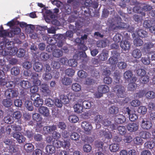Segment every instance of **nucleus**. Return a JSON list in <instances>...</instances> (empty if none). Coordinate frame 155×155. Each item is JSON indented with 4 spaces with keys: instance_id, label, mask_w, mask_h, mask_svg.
Returning a JSON list of instances; mask_svg holds the SVG:
<instances>
[{
    "instance_id": "1",
    "label": "nucleus",
    "mask_w": 155,
    "mask_h": 155,
    "mask_svg": "<svg viewBox=\"0 0 155 155\" xmlns=\"http://www.w3.org/2000/svg\"><path fill=\"white\" fill-rule=\"evenodd\" d=\"M109 91V87L107 85H100L98 87L97 91L95 92L94 95L95 97L100 98L102 96L103 94H105Z\"/></svg>"
},
{
    "instance_id": "2",
    "label": "nucleus",
    "mask_w": 155,
    "mask_h": 155,
    "mask_svg": "<svg viewBox=\"0 0 155 155\" xmlns=\"http://www.w3.org/2000/svg\"><path fill=\"white\" fill-rule=\"evenodd\" d=\"M111 24L115 25L116 28H127L128 27V25L125 23L121 22V19L119 17H115L114 19L111 21Z\"/></svg>"
},
{
    "instance_id": "3",
    "label": "nucleus",
    "mask_w": 155,
    "mask_h": 155,
    "mask_svg": "<svg viewBox=\"0 0 155 155\" xmlns=\"http://www.w3.org/2000/svg\"><path fill=\"white\" fill-rule=\"evenodd\" d=\"M113 90L118 97L123 98L125 97V89L123 86L120 85H116L114 87Z\"/></svg>"
},
{
    "instance_id": "4",
    "label": "nucleus",
    "mask_w": 155,
    "mask_h": 155,
    "mask_svg": "<svg viewBox=\"0 0 155 155\" xmlns=\"http://www.w3.org/2000/svg\"><path fill=\"white\" fill-rule=\"evenodd\" d=\"M21 31L20 28L18 27H16L12 29L11 31L8 33L5 30H0V37H4L7 36L9 37H12L14 35L19 34Z\"/></svg>"
},
{
    "instance_id": "5",
    "label": "nucleus",
    "mask_w": 155,
    "mask_h": 155,
    "mask_svg": "<svg viewBox=\"0 0 155 155\" xmlns=\"http://www.w3.org/2000/svg\"><path fill=\"white\" fill-rule=\"evenodd\" d=\"M18 92L16 90L8 89L5 92V97L8 99L11 98L16 97L18 95Z\"/></svg>"
},
{
    "instance_id": "6",
    "label": "nucleus",
    "mask_w": 155,
    "mask_h": 155,
    "mask_svg": "<svg viewBox=\"0 0 155 155\" xmlns=\"http://www.w3.org/2000/svg\"><path fill=\"white\" fill-rule=\"evenodd\" d=\"M42 95L44 96H49L51 91L49 89V86L46 84H42L41 86L40 89Z\"/></svg>"
},
{
    "instance_id": "7",
    "label": "nucleus",
    "mask_w": 155,
    "mask_h": 155,
    "mask_svg": "<svg viewBox=\"0 0 155 155\" xmlns=\"http://www.w3.org/2000/svg\"><path fill=\"white\" fill-rule=\"evenodd\" d=\"M81 127L87 134L90 133L92 129V126L91 124L86 121H83L81 123Z\"/></svg>"
},
{
    "instance_id": "8",
    "label": "nucleus",
    "mask_w": 155,
    "mask_h": 155,
    "mask_svg": "<svg viewBox=\"0 0 155 155\" xmlns=\"http://www.w3.org/2000/svg\"><path fill=\"white\" fill-rule=\"evenodd\" d=\"M56 127L55 125L45 126L43 128V133L45 134H50L55 130Z\"/></svg>"
},
{
    "instance_id": "9",
    "label": "nucleus",
    "mask_w": 155,
    "mask_h": 155,
    "mask_svg": "<svg viewBox=\"0 0 155 155\" xmlns=\"http://www.w3.org/2000/svg\"><path fill=\"white\" fill-rule=\"evenodd\" d=\"M39 77L38 74L34 73L32 75L31 79L33 84L36 86H38L41 85V81L39 80Z\"/></svg>"
},
{
    "instance_id": "10",
    "label": "nucleus",
    "mask_w": 155,
    "mask_h": 155,
    "mask_svg": "<svg viewBox=\"0 0 155 155\" xmlns=\"http://www.w3.org/2000/svg\"><path fill=\"white\" fill-rule=\"evenodd\" d=\"M120 46L122 49L124 51H128L130 50L131 45L130 42L127 40H124L120 43Z\"/></svg>"
},
{
    "instance_id": "11",
    "label": "nucleus",
    "mask_w": 155,
    "mask_h": 155,
    "mask_svg": "<svg viewBox=\"0 0 155 155\" xmlns=\"http://www.w3.org/2000/svg\"><path fill=\"white\" fill-rule=\"evenodd\" d=\"M141 127L145 129H149L152 126V123L150 121L145 120L144 119H142L141 121Z\"/></svg>"
},
{
    "instance_id": "12",
    "label": "nucleus",
    "mask_w": 155,
    "mask_h": 155,
    "mask_svg": "<svg viewBox=\"0 0 155 155\" xmlns=\"http://www.w3.org/2000/svg\"><path fill=\"white\" fill-rule=\"evenodd\" d=\"M13 137L15 138L16 139L19 143H23L25 140V138L20 133L16 132L15 133L13 134Z\"/></svg>"
},
{
    "instance_id": "13",
    "label": "nucleus",
    "mask_w": 155,
    "mask_h": 155,
    "mask_svg": "<svg viewBox=\"0 0 155 155\" xmlns=\"http://www.w3.org/2000/svg\"><path fill=\"white\" fill-rule=\"evenodd\" d=\"M127 130L130 132L137 131L138 128V125L135 123H130L127 127Z\"/></svg>"
},
{
    "instance_id": "14",
    "label": "nucleus",
    "mask_w": 155,
    "mask_h": 155,
    "mask_svg": "<svg viewBox=\"0 0 155 155\" xmlns=\"http://www.w3.org/2000/svg\"><path fill=\"white\" fill-rule=\"evenodd\" d=\"M38 110L39 112L44 116H48L49 114V110L47 107L43 106L41 107Z\"/></svg>"
},
{
    "instance_id": "15",
    "label": "nucleus",
    "mask_w": 155,
    "mask_h": 155,
    "mask_svg": "<svg viewBox=\"0 0 155 155\" xmlns=\"http://www.w3.org/2000/svg\"><path fill=\"white\" fill-rule=\"evenodd\" d=\"M20 85L22 88L25 89L30 88L31 86V83L28 81L24 80L20 82Z\"/></svg>"
},
{
    "instance_id": "16",
    "label": "nucleus",
    "mask_w": 155,
    "mask_h": 155,
    "mask_svg": "<svg viewBox=\"0 0 155 155\" xmlns=\"http://www.w3.org/2000/svg\"><path fill=\"white\" fill-rule=\"evenodd\" d=\"M132 56L135 58L139 59L142 56V53L140 50L138 49H136L133 50L132 52Z\"/></svg>"
},
{
    "instance_id": "17",
    "label": "nucleus",
    "mask_w": 155,
    "mask_h": 155,
    "mask_svg": "<svg viewBox=\"0 0 155 155\" xmlns=\"http://www.w3.org/2000/svg\"><path fill=\"white\" fill-rule=\"evenodd\" d=\"M126 120L125 117L122 114H119L115 117V120L118 124H122Z\"/></svg>"
},
{
    "instance_id": "18",
    "label": "nucleus",
    "mask_w": 155,
    "mask_h": 155,
    "mask_svg": "<svg viewBox=\"0 0 155 155\" xmlns=\"http://www.w3.org/2000/svg\"><path fill=\"white\" fill-rule=\"evenodd\" d=\"M12 115L13 118L17 120L18 123H20V119L22 116L21 113L19 111H15L13 113Z\"/></svg>"
},
{
    "instance_id": "19",
    "label": "nucleus",
    "mask_w": 155,
    "mask_h": 155,
    "mask_svg": "<svg viewBox=\"0 0 155 155\" xmlns=\"http://www.w3.org/2000/svg\"><path fill=\"white\" fill-rule=\"evenodd\" d=\"M53 56L57 58H59L63 55V51L60 49H55L52 51Z\"/></svg>"
},
{
    "instance_id": "20",
    "label": "nucleus",
    "mask_w": 155,
    "mask_h": 155,
    "mask_svg": "<svg viewBox=\"0 0 155 155\" xmlns=\"http://www.w3.org/2000/svg\"><path fill=\"white\" fill-rule=\"evenodd\" d=\"M128 114L129 115V118L131 121H134L138 118L137 115L133 112H131L130 110L128 111Z\"/></svg>"
},
{
    "instance_id": "21",
    "label": "nucleus",
    "mask_w": 155,
    "mask_h": 155,
    "mask_svg": "<svg viewBox=\"0 0 155 155\" xmlns=\"http://www.w3.org/2000/svg\"><path fill=\"white\" fill-rule=\"evenodd\" d=\"M118 107L115 105L110 107L109 109V112L111 114H116L119 112Z\"/></svg>"
},
{
    "instance_id": "22",
    "label": "nucleus",
    "mask_w": 155,
    "mask_h": 155,
    "mask_svg": "<svg viewBox=\"0 0 155 155\" xmlns=\"http://www.w3.org/2000/svg\"><path fill=\"white\" fill-rule=\"evenodd\" d=\"M60 100L64 104H68L69 100L68 97L64 94H61L60 95Z\"/></svg>"
},
{
    "instance_id": "23",
    "label": "nucleus",
    "mask_w": 155,
    "mask_h": 155,
    "mask_svg": "<svg viewBox=\"0 0 155 155\" xmlns=\"http://www.w3.org/2000/svg\"><path fill=\"white\" fill-rule=\"evenodd\" d=\"M118 54H116L115 56L113 55L110 57L109 59V63L112 65L116 64L118 61Z\"/></svg>"
},
{
    "instance_id": "24",
    "label": "nucleus",
    "mask_w": 155,
    "mask_h": 155,
    "mask_svg": "<svg viewBox=\"0 0 155 155\" xmlns=\"http://www.w3.org/2000/svg\"><path fill=\"white\" fill-rule=\"evenodd\" d=\"M74 109L75 112L79 114L81 113L83 111V107L80 104H76L74 106Z\"/></svg>"
},
{
    "instance_id": "25",
    "label": "nucleus",
    "mask_w": 155,
    "mask_h": 155,
    "mask_svg": "<svg viewBox=\"0 0 155 155\" xmlns=\"http://www.w3.org/2000/svg\"><path fill=\"white\" fill-rule=\"evenodd\" d=\"M25 150L28 152H30L33 151L34 149V147L33 145L30 143H26L24 146Z\"/></svg>"
},
{
    "instance_id": "26",
    "label": "nucleus",
    "mask_w": 155,
    "mask_h": 155,
    "mask_svg": "<svg viewBox=\"0 0 155 155\" xmlns=\"http://www.w3.org/2000/svg\"><path fill=\"white\" fill-rule=\"evenodd\" d=\"M137 87V84L135 83L131 82L128 84L127 89L128 91H134L136 90Z\"/></svg>"
},
{
    "instance_id": "27",
    "label": "nucleus",
    "mask_w": 155,
    "mask_h": 155,
    "mask_svg": "<svg viewBox=\"0 0 155 155\" xmlns=\"http://www.w3.org/2000/svg\"><path fill=\"white\" fill-rule=\"evenodd\" d=\"M152 20H145L143 21V26L146 28H149L151 25H153L154 24Z\"/></svg>"
},
{
    "instance_id": "28",
    "label": "nucleus",
    "mask_w": 155,
    "mask_h": 155,
    "mask_svg": "<svg viewBox=\"0 0 155 155\" xmlns=\"http://www.w3.org/2000/svg\"><path fill=\"white\" fill-rule=\"evenodd\" d=\"M4 120L5 123L11 124L14 122V119L13 117L10 115H7L4 117Z\"/></svg>"
},
{
    "instance_id": "29",
    "label": "nucleus",
    "mask_w": 155,
    "mask_h": 155,
    "mask_svg": "<svg viewBox=\"0 0 155 155\" xmlns=\"http://www.w3.org/2000/svg\"><path fill=\"white\" fill-rule=\"evenodd\" d=\"M119 149V145L117 143L111 144L109 147L110 150L112 152H116Z\"/></svg>"
},
{
    "instance_id": "30",
    "label": "nucleus",
    "mask_w": 155,
    "mask_h": 155,
    "mask_svg": "<svg viewBox=\"0 0 155 155\" xmlns=\"http://www.w3.org/2000/svg\"><path fill=\"white\" fill-rule=\"evenodd\" d=\"M43 66L42 64L39 62L35 63L34 69L37 72L41 71L42 69Z\"/></svg>"
},
{
    "instance_id": "31",
    "label": "nucleus",
    "mask_w": 155,
    "mask_h": 155,
    "mask_svg": "<svg viewBox=\"0 0 155 155\" xmlns=\"http://www.w3.org/2000/svg\"><path fill=\"white\" fill-rule=\"evenodd\" d=\"M20 73L19 68L18 67H14L11 69V73L13 75L17 76L20 74Z\"/></svg>"
},
{
    "instance_id": "32",
    "label": "nucleus",
    "mask_w": 155,
    "mask_h": 155,
    "mask_svg": "<svg viewBox=\"0 0 155 155\" xmlns=\"http://www.w3.org/2000/svg\"><path fill=\"white\" fill-rule=\"evenodd\" d=\"M45 148L46 152L50 153H54L55 151V148L52 145H48L46 146Z\"/></svg>"
},
{
    "instance_id": "33",
    "label": "nucleus",
    "mask_w": 155,
    "mask_h": 155,
    "mask_svg": "<svg viewBox=\"0 0 155 155\" xmlns=\"http://www.w3.org/2000/svg\"><path fill=\"white\" fill-rule=\"evenodd\" d=\"M81 85L78 83H74L72 85V89L74 91L78 92L81 90Z\"/></svg>"
},
{
    "instance_id": "34",
    "label": "nucleus",
    "mask_w": 155,
    "mask_h": 155,
    "mask_svg": "<svg viewBox=\"0 0 155 155\" xmlns=\"http://www.w3.org/2000/svg\"><path fill=\"white\" fill-rule=\"evenodd\" d=\"M133 74L132 72L130 71H127L125 72L124 74V78L128 81L132 77Z\"/></svg>"
},
{
    "instance_id": "35",
    "label": "nucleus",
    "mask_w": 155,
    "mask_h": 155,
    "mask_svg": "<svg viewBox=\"0 0 155 155\" xmlns=\"http://www.w3.org/2000/svg\"><path fill=\"white\" fill-rule=\"evenodd\" d=\"M134 12L140 14L143 16H145L146 13L144 12H142V9L138 6H135L133 9Z\"/></svg>"
},
{
    "instance_id": "36",
    "label": "nucleus",
    "mask_w": 155,
    "mask_h": 155,
    "mask_svg": "<svg viewBox=\"0 0 155 155\" xmlns=\"http://www.w3.org/2000/svg\"><path fill=\"white\" fill-rule=\"evenodd\" d=\"M52 75L51 72H45L42 75V78L44 80L48 81L52 78Z\"/></svg>"
},
{
    "instance_id": "37",
    "label": "nucleus",
    "mask_w": 155,
    "mask_h": 155,
    "mask_svg": "<svg viewBox=\"0 0 155 155\" xmlns=\"http://www.w3.org/2000/svg\"><path fill=\"white\" fill-rule=\"evenodd\" d=\"M3 105L6 107H9L12 104V102L10 99H6L3 100L2 101Z\"/></svg>"
},
{
    "instance_id": "38",
    "label": "nucleus",
    "mask_w": 155,
    "mask_h": 155,
    "mask_svg": "<svg viewBox=\"0 0 155 155\" xmlns=\"http://www.w3.org/2000/svg\"><path fill=\"white\" fill-rule=\"evenodd\" d=\"M79 119L78 117L76 115H70L68 117V120L70 122L72 123H77Z\"/></svg>"
},
{
    "instance_id": "39",
    "label": "nucleus",
    "mask_w": 155,
    "mask_h": 155,
    "mask_svg": "<svg viewBox=\"0 0 155 155\" xmlns=\"http://www.w3.org/2000/svg\"><path fill=\"white\" fill-rule=\"evenodd\" d=\"M83 107H84L86 109H89L91 107V104L90 102L84 100L82 102Z\"/></svg>"
},
{
    "instance_id": "40",
    "label": "nucleus",
    "mask_w": 155,
    "mask_h": 155,
    "mask_svg": "<svg viewBox=\"0 0 155 155\" xmlns=\"http://www.w3.org/2000/svg\"><path fill=\"white\" fill-rule=\"evenodd\" d=\"M61 81L62 84L65 85H69L72 83L71 79L67 77H64L63 78Z\"/></svg>"
},
{
    "instance_id": "41",
    "label": "nucleus",
    "mask_w": 155,
    "mask_h": 155,
    "mask_svg": "<svg viewBox=\"0 0 155 155\" xmlns=\"http://www.w3.org/2000/svg\"><path fill=\"white\" fill-rule=\"evenodd\" d=\"M43 103V100L41 98L36 100L33 102L34 105L37 107H38L41 106Z\"/></svg>"
},
{
    "instance_id": "42",
    "label": "nucleus",
    "mask_w": 155,
    "mask_h": 155,
    "mask_svg": "<svg viewBox=\"0 0 155 155\" xmlns=\"http://www.w3.org/2000/svg\"><path fill=\"white\" fill-rule=\"evenodd\" d=\"M103 117L101 115H97L96 116L94 117V121L96 123L100 124L103 123Z\"/></svg>"
},
{
    "instance_id": "43",
    "label": "nucleus",
    "mask_w": 155,
    "mask_h": 155,
    "mask_svg": "<svg viewBox=\"0 0 155 155\" xmlns=\"http://www.w3.org/2000/svg\"><path fill=\"white\" fill-rule=\"evenodd\" d=\"M147 110V108L144 106H140L137 109L138 112L142 114H145Z\"/></svg>"
},
{
    "instance_id": "44",
    "label": "nucleus",
    "mask_w": 155,
    "mask_h": 155,
    "mask_svg": "<svg viewBox=\"0 0 155 155\" xmlns=\"http://www.w3.org/2000/svg\"><path fill=\"white\" fill-rule=\"evenodd\" d=\"M154 46L153 43L150 42L146 43L144 45V49L145 51H149L150 49L152 48Z\"/></svg>"
},
{
    "instance_id": "45",
    "label": "nucleus",
    "mask_w": 155,
    "mask_h": 155,
    "mask_svg": "<svg viewBox=\"0 0 155 155\" xmlns=\"http://www.w3.org/2000/svg\"><path fill=\"white\" fill-rule=\"evenodd\" d=\"M134 44L137 46H140L143 44V41L139 38L135 39L133 41Z\"/></svg>"
},
{
    "instance_id": "46",
    "label": "nucleus",
    "mask_w": 155,
    "mask_h": 155,
    "mask_svg": "<svg viewBox=\"0 0 155 155\" xmlns=\"http://www.w3.org/2000/svg\"><path fill=\"white\" fill-rule=\"evenodd\" d=\"M137 35L139 36L142 38H144L147 36V32L142 29H139L137 32Z\"/></svg>"
},
{
    "instance_id": "47",
    "label": "nucleus",
    "mask_w": 155,
    "mask_h": 155,
    "mask_svg": "<svg viewBox=\"0 0 155 155\" xmlns=\"http://www.w3.org/2000/svg\"><path fill=\"white\" fill-rule=\"evenodd\" d=\"M25 105L29 110L32 111L33 109V107L31 102L29 100H26L25 103Z\"/></svg>"
},
{
    "instance_id": "48",
    "label": "nucleus",
    "mask_w": 155,
    "mask_h": 155,
    "mask_svg": "<svg viewBox=\"0 0 155 155\" xmlns=\"http://www.w3.org/2000/svg\"><path fill=\"white\" fill-rule=\"evenodd\" d=\"M140 135L143 138L145 139L150 138V133L146 131L141 132L140 133Z\"/></svg>"
},
{
    "instance_id": "49",
    "label": "nucleus",
    "mask_w": 155,
    "mask_h": 155,
    "mask_svg": "<svg viewBox=\"0 0 155 155\" xmlns=\"http://www.w3.org/2000/svg\"><path fill=\"white\" fill-rule=\"evenodd\" d=\"M83 149L84 152L89 153L91 150L92 148L90 145L89 144H85L83 146Z\"/></svg>"
},
{
    "instance_id": "50",
    "label": "nucleus",
    "mask_w": 155,
    "mask_h": 155,
    "mask_svg": "<svg viewBox=\"0 0 155 155\" xmlns=\"http://www.w3.org/2000/svg\"><path fill=\"white\" fill-rule=\"evenodd\" d=\"M108 56L107 53L105 52H102L99 55V58L101 61H105L107 59Z\"/></svg>"
},
{
    "instance_id": "51",
    "label": "nucleus",
    "mask_w": 155,
    "mask_h": 155,
    "mask_svg": "<svg viewBox=\"0 0 155 155\" xmlns=\"http://www.w3.org/2000/svg\"><path fill=\"white\" fill-rule=\"evenodd\" d=\"M68 65L71 67H75L77 64V62L74 59H70L68 61Z\"/></svg>"
},
{
    "instance_id": "52",
    "label": "nucleus",
    "mask_w": 155,
    "mask_h": 155,
    "mask_svg": "<svg viewBox=\"0 0 155 155\" xmlns=\"http://www.w3.org/2000/svg\"><path fill=\"white\" fill-rule=\"evenodd\" d=\"M154 146V143L153 142L148 141L144 143V147L147 149H151Z\"/></svg>"
},
{
    "instance_id": "53",
    "label": "nucleus",
    "mask_w": 155,
    "mask_h": 155,
    "mask_svg": "<svg viewBox=\"0 0 155 155\" xmlns=\"http://www.w3.org/2000/svg\"><path fill=\"white\" fill-rule=\"evenodd\" d=\"M149 77L148 76H143L140 79V81L143 84H145L149 81Z\"/></svg>"
},
{
    "instance_id": "54",
    "label": "nucleus",
    "mask_w": 155,
    "mask_h": 155,
    "mask_svg": "<svg viewBox=\"0 0 155 155\" xmlns=\"http://www.w3.org/2000/svg\"><path fill=\"white\" fill-rule=\"evenodd\" d=\"M17 54L18 57L19 58L22 57L25 54V51L24 49L20 48L18 50Z\"/></svg>"
},
{
    "instance_id": "55",
    "label": "nucleus",
    "mask_w": 155,
    "mask_h": 155,
    "mask_svg": "<svg viewBox=\"0 0 155 155\" xmlns=\"http://www.w3.org/2000/svg\"><path fill=\"white\" fill-rule=\"evenodd\" d=\"M146 96L147 98L153 99L155 97V94L153 91H149L146 93Z\"/></svg>"
},
{
    "instance_id": "56",
    "label": "nucleus",
    "mask_w": 155,
    "mask_h": 155,
    "mask_svg": "<svg viewBox=\"0 0 155 155\" xmlns=\"http://www.w3.org/2000/svg\"><path fill=\"white\" fill-rule=\"evenodd\" d=\"M141 61L144 64L148 65L150 64V61L149 57H142L141 59Z\"/></svg>"
},
{
    "instance_id": "57",
    "label": "nucleus",
    "mask_w": 155,
    "mask_h": 155,
    "mask_svg": "<svg viewBox=\"0 0 155 155\" xmlns=\"http://www.w3.org/2000/svg\"><path fill=\"white\" fill-rule=\"evenodd\" d=\"M18 51L17 48L15 47H13L11 48L9 51H8L10 55H14L17 53Z\"/></svg>"
},
{
    "instance_id": "58",
    "label": "nucleus",
    "mask_w": 155,
    "mask_h": 155,
    "mask_svg": "<svg viewBox=\"0 0 155 155\" xmlns=\"http://www.w3.org/2000/svg\"><path fill=\"white\" fill-rule=\"evenodd\" d=\"M70 137L71 140H79L80 138V135L77 133L74 132L71 134Z\"/></svg>"
},
{
    "instance_id": "59",
    "label": "nucleus",
    "mask_w": 155,
    "mask_h": 155,
    "mask_svg": "<svg viewBox=\"0 0 155 155\" xmlns=\"http://www.w3.org/2000/svg\"><path fill=\"white\" fill-rule=\"evenodd\" d=\"M45 102L46 105L49 107H52L54 103V101L50 98L46 99Z\"/></svg>"
},
{
    "instance_id": "60",
    "label": "nucleus",
    "mask_w": 155,
    "mask_h": 155,
    "mask_svg": "<svg viewBox=\"0 0 155 155\" xmlns=\"http://www.w3.org/2000/svg\"><path fill=\"white\" fill-rule=\"evenodd\" d=\"M103 143L102 142H97L95 144L96 146L97 147L96 150L100 149V150H101V151L103 152L104 150L103 149Z\"/></svg>"
},
{
    "instance_id": "61",
    "label": "nucleus",
    "mask_w": 155,
    "mask_h": 155,
    "mask_svg": "<svg viewBox=\"0 0 155 155\" xmlns=\"http://www.w3.org/2000/svg\"><path fill=\"white\" fill-rule=\"evenodd\" d=\"M118 130L119 133L121 135H123L126 132V130L124 126H119L118 128Z\"/></svg>"
},
{
    "instance_id": "62",
    "label": "nucleus",
    "mask_w": 155,
    "mask_h": 155,
    "mask_svg": "<svg viewBox=\"0 0 155 155\" xmlns=\"http://www.w3.org/2000/svg\"><path fill=\"white\" fill-rule=\"evenodd\" d=\"M131 105L134 107L138 106L140 105L141 102L138 100L136 99L133 100L130 102Z\"/></svg>"
},
{
    "instance_id": "63",
    "label": "nucleus",
    "mask_w": 155,
    "mask_h": 155,
    "mask_svg": "<svg viewBox=\"0 0 155 155\" xmlns=\"http://www.w3.org/2000/svg\"><path fill=\"white\" fill-rule=\"evenodd\" d=\"M152 9V7L151 6L148 5H145L142 8V12H144L146 14V12H148L149 11H150Z\"/></svg>"
},
{
    "instance_id": "64",
    "label": "nucleus",
    "mask_w": 155,
    "mask_h": 155,
    "mask_svg": "<svg viewBox=\"0 0 155 155\" xmlns=\"http://www.w3.org/2000/svg\"><path fill=\"white\" fill-rule=\"evenodd\" d=\"M122 38V35L119 34H116L114 37L113 40L116 43H118L121 40Z\"/></svg>"
}]
</instances>
